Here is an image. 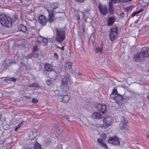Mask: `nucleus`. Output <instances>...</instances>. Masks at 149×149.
Segmentation results:
<instances>
[{"mask_svg": "<svg viewBox=\"0 0 149 149\" xmlns=\"http://www.w3.org/2000/svg\"><path fill=\"white\" fill-rule=\"evenodd\" d=\"M61 79V86L62 88V92L63 94L62 95H58V98L60 102L67 103L70 98V96L67 94L70 89L68 84V82L70 80V77L68 75H63L62 76Z\"/></svg>", "mask_w": 149, "mask_h": 149, "instance_id": "f257e3e1", "label": "nucleus"}, {"mask_svg": "<svg viewBox=\"0 0 149 149\" xmlns=\"http://www.w3.org/2000/svg\"><path fill=\"white\" fill-rule=\"evenodd\" d=\"M0 23L4 26L10 27L12 25V19L11 17L3 13L0 15Z\"/></svg>", "mask_w": 149, "mask_h": 149, "instance_id": "f03ea898", "label": "nucleus"}, {"mask_svg": "<svg viewBox=\"0 0 149 149\" xmlns=\"http://www.w3.org/2000/svg\"><path fill=\"white\" fill-rule=\"evenodd\" d=\"M118 30L117 26L114 25H113L109 33L111 40L113 41L115 40L118 37Z\"/></svg>", "mask_w": 149, "mask_h": 149, "instance_id": "7ed1b4c3", "label": "nucleus"}, {"mask_svg": "<svg viewBox=\"0 0 149 149\" xmlns=\"http://www.w3.org/2000/svg\"><path fill=\"white\" fill-rule=\"evenodd\" d=\"M55 40L58 42L63 41L65 38V32L61 29H56V30Z\"/></svg>", "mask_w": 149, "mask_h": 149, "instance_id": "20e7f679", "label": "nucleus"}, {"mask_svg": "<svg viewBox=\"0 0 149 149\" xmlns=\"http://www.w3.org/2000/svg\"><path fill=\"white\" fill-rule=\"evenodd\" d=\"M48 13V17L47 21L49 23H52L54 22L56 19V17H55V13L53 10H49L48 8H46Z\"/></svg>", "mask_w": 149, "mask_h": 149, "instance_id": "39448f33", "label": "nucleus"}, {"mask_svg": "<svg viewBox=\"0 0 149 149\" xmlns=\"http://www.w3.org/2000/svg\"><path fill=\"white\" fill-rule=\"evenodd\" d=\"M128 120L125 116H123L121 119V123L119 124L120 128L121 130H126L127 129V123Z\"/></svg>", "mask_w": 149, "mask_h": 149, "instance_id": "423d86ee", "label": "nucleus"}, {"mask_svg": "<svg viewBox=\"0 0 149 149\" xmlns=\"http://www.w3.org/2000/svg\"><path fill=\"white\" fill-rule=\"evenodd\" d=\"M108 142L109 143L114 145H119L120 144V140L118 137L116 136L113 137H109Z\"/></svg>", "mask_w": 149, "mask_h": 149, "instance_id": "0eeeda50", "label": "nucleus"}, {"mask_svg": "<svg viewBox=\"0 0 149 149\" xmlns=\"http://www.w3.org/2000/svg\"><path fill=\"white\" fill-rule=\"evenodd\" d=\"M112 119L111 117L107 116L103 120L105 128H107L111 126L112 124Z\"/></svg>", "mask_w": 149, "mask_h": 149, "instance_id": "6e6552de", "label": "nucleus"}, {"mask_svg": "<svg viewBox=\"0 0 149 149\" xmlns=\"http://www.w3.org/2000/svg\"><path fill=\"white\" fill-rule=\"evenodd\" d=\"M98 8L101 14L103 15H106L107 14V8L105 5L100 4L98 6Z\"/></svg>", "mask_w": 149, "mask_h": 149, "instance_id": "1a4fd4ad", "label": "nucleus"}, {"mask_svg": "<svg viewBox=\"0 0 149 149\" xmlns=\"http://www.w3.org/2000/svg\"><path fill=\"white\" fill-rule=\"evenodd\" d=\"M143 57H147L149 56V48L144 47L141 49L140 52Z\"/></svg>", "mask_w": 149, "mask_h": 149, "instance_id": "9d476101", "label": "nucleus"}, {"mask_svg": "<svg viewBox=\"0 0 149 149\" xmlns=\"http://www.w3.org/2000/svg\"><path fill=\"white\" fill-rule=\"evenodd\" d=\"M96 108L97 110L103 113H106L107 111V107L105 104H99L97 105Z\"/></svg>", "mask_w": 149, "mask_h": 149, "instance_id": "9b49d317", "label": "nucleus"}, {"mask_svg": "<svg viewBox=\"0 0 149 149\" xmlns=\"http://www.w3.org/2000/svg\"><path fill=\"white\" fill-rule=\"evenodd\" d=\"M38 21L40 24L43 26L45 25L47 21L46 17L44 15H40L38 17Z\"/></svg>", "mask_w": 149, "mask_h": 149, "instance_id": "f8f14e48", "label": "nucleus"}, {"mask_svg": "<svg viewBox=\"0 0 149 149\" xmlns=\"http://www.w3.org/2000/svg\"><path fill=\"white\" fill-rule=\"evenodd\" d=\"M37 41L40 44L42 43L44 45H46L48 40L46 38H43L41 36H39L37 38Z\"/></svg>", "mask_w": 149, "mask_h": 149, "instance_id": "ddd939ff", "label": "nucleus"}, {"mask_svg": "<svg viewBox=\"0 0 149 149\" xmlns=\"http://www.w3.org/2000/svg\"><path fill=\"white\" fill-rule=\"evenodd\" d=\"M143 58L140 52L137 53L134 56V60L136 61L140 62Z\"/></svg>", "mask_w": 149, "mask_h": 149, "instance_id": "4468645a", "label": "nucleus"}, {"mask_svg": "<svg viewBox=\"0 0 149 149\" xmlns=\"http://www.w3.org/2000/svg\"><path fill=\"white\" fill-rule=\"evenodd\" d=\"M116 17L113 16H111L108 17L107 19V24L109 26H111L115 22Z\"/></svg>", "mask_w": 149, "mask_h": 149, "instance_id": "2eb2a0df", "label": "nucleus"}, {"mask_svg": "<svg viewBox=\"0 0 149 149\" xmlns=\"http://www.w3.org/2000/svg\"><path fill=\"white\" fill-rule=\"evenodd\" d=\"M44 67L45 70L48 72H51L53 71V67L49 64L48 63H45Z\"/></svg>", "mask_w": 149, "mask_h": 149, "instance_id": "dca6fc26", "label": "nucleus"}, {"mask_svg": "<svg viewBox=\"0 0 149 149\" xmlns=\"http://www.w3.org/2000/svg\"><path fill=\"white\" fill-rule=\"evenodd\" d=\"M103 44L101 42L100 44V47L98 46H97L95 49V51L96 53H102V52L103 50Z\"/></svg>", "mask_w": 149, "mask_h": 149, "instance_id": "f3484780", "label": "nucleus"}, {"mask_svg": "<svg viewBox=\"0 0 149 149\" xmlns=\"http://www.w3.org/2000/svg\"><path fill=\"white\" fill-rule=\"evenodd\" d=\"M108 11L109 13L110 14H113L114 12V8L113 7V5L112 2H109V7L108 8Z\"/></svg>", "mask_w": 149, "mask_h": 149, "instance_id": "a211bd4d", "label": "nucleus"}, {"mask_svg": "<svg viewBox=\"0 0 149 149\" xmlns=\"http://www.w3.org/2000/svg\"><path fill=\"white\" fill-rule=\"evenodd\" d=\"M27 30V28L26 26L23 24H21L18 27V31H21L23 32H26Z\"/></svg>", "mask_w": 149, "mask_h": 149, "instance_id": "6ab92c4d", "label": "nucleus"}, {"mask_svg": "<svg viewBox=\"0 0 149 149\" xmlns=\"http://www.w3.org/2000/svg\"><path fill=\"white\" fill-rule=\"evenodd\" d=\"M92 117L95 118H101L102 116L101 113L99 112H95L92 115Z\"/></svg>", "mask_w": 149, "mask_h": 149, "instance_id": "aec40b11", "label": "nucleus"}, {"mask_svg": "<svg viewBox=\"0 0 149 149\" xmlns=\"http://www.w3.org/2000/svg\"><path fill=\"white\" fill-rule=\"evenodd\" d=\"M123 99V96L119 94H116L114 100L116 102L121 101Z\"/></svg>", "mask_w": 149, "mask_h": 149, "instance_id": "412c9836", "label": "nucleus"}, {"mask_svg": "<svg viewBox=\"0 0 149 149\" xmlns=\"http://www.w3.org/2000/svg\"><path fill=\"white\" fill-rule=\"evenodd\" d=\"M97 142L101 145H102L104 147L107 148V146L106 144L105 143V141L104 140H102L101 139H97Z\"/></svg>", "mask_w": 149, "mask_h": 149, "instance_id": "4be33fe9", "label": "nucleus"}, {"mask_svg": "<svg viewBox=\"0 0 149 149\" xmlns=\"http://www.w3.org/2000/svg\"><path fill=\"white\" fill-rule=\"evenodd\" d=\"M28 87H32L34 88L39 87L40 86L39 85V84L38 83H33L31 84H30L28 85Z\"/></svg>", "mask_w": 149, "mask_h": 149, "instance_id": "5701e85b", "label": "nucleus"}, {"mask_svg": "<svg viewBox=\"0 0 149 149\" xmlns=\"http://www.w3.org/2000/svg\"><path fill=\"white\" fill-rule=\"evenodd\" d=\"M57 3H52L50 5V7L53 10L54 9H56L57 8Z\"/></svg>", "mask_w": 149, "mask_h": 149, "instance_id": "b1692460", "label": "nucleus"}, {"mask_svg": "<svg viewBox=\"0 0 149 149\" xmlns=\"http://www.w3.org/2000/svg\"><path fill=\"white\" fill-rule=\"evenodd\" d=\"M13 21L14 23H16L18 21V15H14L13 17Z\"/></svg>", "mask_w": 149, "mask_h": 149, "instance_id": "393cba45", "label": "nucleus"}, {"mask_svg": "<svg viewBox=\"0 0 149 149\" xmlns=\"http://www.w3.org/2000/svg\"><path fill=\"white\" fill-rule=\"evenodd\" d=\"M72 63L71 62H69L66 64V68L67 69H68L70 68L72 66Z\"/></svg>", "mask_w": 149, "mask_h": 149, "instance_id": "a878e982", "label": "nucleus"}, {"mask_svg": "<svg viewBox=\"0 0 149 149\" xmlns=\"http://www.w3.org/2000/svg\"><path fill=\"white\" fill-rule=\"evenodd\" d=\"M24 120H22L21 123H19L17 127H16L15 130L16 131H17L18 129L20 127L21 125L23 124L24 123Z\"/></svg>", "mask_w": 149, "mask_h": 149, "instance_id": "bb28decb", "label": "nucleus"}, {"mask_svg": "<svg viewBox=\"0 0 149 149\" xmlns=\"http://www.w3.org/2000/svg\"><path fill=\"white\" fill-rule=\"evenodd\" d=\"M142 9H141L139 11L135 12H134L131 15V16L132 17H134V16L136 15V14H138V13H140L142 11Z\"/></svg>", "mask_w": 149, "mask_h": 149, "instance_id": "cd10ccee", "label": "nucleus"}, {"mask_svg": "<svg viewBox=\"0 0 149 149\" xmlns=\"http://www.w3.org/2000/svg\"><path fill=\"white\" fill-rule=\"evenodd\" d=\"M34 148L35 149H41V146L39 143L36 144L34 146Z\"/></svg>", "mask_w": 149, "mask_h": 149, "instance_id": "c85d7f7f", "label": "nucleus"}, {"mask_svg": "<svg viewBox=\"0 0 149 149\" xmlns=\"http://www.w3.org/2000/svg\"><path fill=\"white\" fill-rule=\"evenodd\" d=\"M33 56L35 57H38L39 54L37 53V51H33Z\"/></svg>", "mask_w": 149, "mask_h": 149, "instance_id": "c756f323", "label": "nucleus"}, {"mask_svg": "<svg viewBox=\"0 0 149 149\" xmlns=\"http://www.w3.org/2000/svg\"><path fill=\"white\" fill-rule=\"evenodd\" d=\"M90 11L89 9H87L86 10H85L82 12V14L83 15H85L86 14H88L89 13V12Z\"/></svg>", "mask_w": 149, "mask_h": 149, "instance_id": "7c9ffc66", "label": "nucleus"}, {"mask_svg": "<svg viewBox=\"0 0 149 149\" xmlns=\"http://www.w3.org/2000/svg\"><path fill=\"white\" fill-rule=\"evenodd\" d=\"M33 51H39V49H38V45H34L33 49Z\"/></svg>", "mask_w": 149, "mask_h": 149, "instance_id": "2f4dec72", "label": "nucleus"}, {"mask_svg": "<svg viewBox=\"0 0 149 149\" xmlns=\"http://www.w3.org/2000/svg\"><path fill=\"white\" fill-rule=\"evenodd\" d=\"M121 1V0H110L109 1L112 2V3H118Z\"/></svg>", "mask_w": 149, "mask_h": 149, "instance_id": "473e14b6", "label": "nucleus"}, {"mask_svg": "<svg viewBox=\"0 0 149 149\" xmlns=\"http://www.w3.org/2000/svg\"><path fill=\"white\" fill-rule=\"evenodd\" d=\"M46 83L47 85H50L52 84V80H47Z\"/></svg>", "mask_w": 149, "mask_h": 149, "instance_id": "72a5a7b5", "label": "nucleus"}, {"mask_svg": "<svg viewBox=\"0 0 149 149\" xmlns=\"http://www.w3.org/2000/svg\"><path fill=\"white\" fill-rule=\"evenodd\" d=\"M33 56V54L31 53L28 54L27 56L25 57V58L28 60L29 59L31 58V57Z\"/></svg>", "mask_w": 149, "mask_h": 149, "instance_id": "f704fd0d", "label": "nucleus"}, {"mask_svg": "<svg viewBox=\"0 0 149 149\" xmlns=\"http://www.w3.org/2000/svg\"><path fill=\"white\" fill-rule=\"evenodd\" d=\"M116 94H114L113 93H112L110 95V97L113 99L114 100L116 96Z\"/></svg>", "mask_w": 149, "mask_h": 149, "instance_id": "c9c22d12", "label": "nucleus"}, {"mask_svg": "<svg viewBox=\"0 0 149 149\" xmlns=\"http://www.w3.org/2000/svg\"><path fill=\"white\" fill-rule=\"evenodd\" d=\"M32 102L34 103H36L38 102V100L37 99L33 98L32 99Z\"/></svg>", "mask_w": 149, "mask_h": 149, "instance_id": "e433bc0d", "label": "nucleus"}, {"mask_svg": "<svg viewBox=\"0 0 149 149\" xmlns=\"http://www.w3.org/2000/svg\"><path fill=\"white\" fill-rule=\"evenodd\" d=\"M16 79L15 78L13 77H12L11 78H10V81H13L14 82H15L16 81Z\"/></svg>", "mask_w": 149, "mask_h": 149, "instance_id": "4c0bfd02", "label": "nucleus"}, {"mask_svg": "<svg viewBox=\"0 0 149 149\" xmlns=\"http://www.w3.org/2000/svg\"><path fill=\"white\" fill-rule=\"evenodd\" d=\"M117 92H117V89L116 88H114V89H113L112 93H113L114 94H118V93H117Z\"/></svg>", "mask_w": 149, "mask_h": 149, "instance_id": "58836bf2", "label": "nucleus"}, {"mask_svg": "<svg viewBox=\"0 0 149 149\" xmlns=\"http://www.w3.org/2000/svg\"><path fill=\"white\" fill-rule=\"evenodd\" d=\"M120 18H123L125 16V14L123 12H122L120 15Z\"/></svg>", "mask_w": 149, "mask_h": 149, "instance_id": "ea45409f", "label": "nucleus"}, {"mask_svg": "<svg viewBox=\"0 0 149 149\" xmlns=\"http://www.w3.org/2000/svg\"><path fill=\"white\" fill-rule=\"evenodd\" d=\"M53 71L55 72V74H56V76L58 77L60 75V73L58 71H55L54 70Z\"/></svg>", "mask_w": 149, "mask_h": 149, "instance_id": "a19ab883", "label": "nucleus"}, {"mask_svg": "<svg viewBox=\"0 0 149 149\" xmlns=\"http://www.w3.org/2000/svg\"><path fill=\"white\" fill-rule=\"evenodd\" d=\"M132 0H123L122 1L124 3H127L128 2L131 1Z\"/></svg>", "mask_w": 149, "mask_h": 149, "instance_id": "79ce46f5", "label": "nucleus"}, {"mask_svg": "<svg viewBox=\"0 0 149 149\" xmlns=\"http://www.w3.org/2000/svg\"><path fill=\"white\" fill-rule=\"evenodd\" d=\"M54 57L56 59H58V56L57 55V54L55 52L54 54Z\"/></svg>", "mask_w": 149, "mask_h": 149, "instance_id": "37998d69", "label": "nucleus"}, {"mask_svg": "<svg viewBox=\"0 0 149 149\" xmlns=\"http://www.w3.org/2000/svg\"><path fill=\"white\" fill-rule=\"evenodd\" d=\"M57 48L60 49H61L63 51L64 50V47H59L58 46L57 47Z\"/></svg>", "mask_w": 149, "mask_h": 149, "instance_id": "c03bdc74", "label": "nucleus"}, {"mask_svg": "<svg viewBox=\"0 0 149 149\" xmlns=\"http://www.w3.org/2000/svg\"><path fill=\"white\" fill-rule=\"evenodd\" d=\"M10 78L6 77L5 78V80L10 81Z\"/></svg>", "mask_w": 149, "mask_h": 149, "instance_id": "a18cd8bd", "label": "nucleus"}, {"mask_svg": "<svg viewBox=\"0 0 149 149\" xmlns=\"http://www.w3.org/2000/svg\"><path fill=\"white\" fill-rule=\"evenodd\" d=\"M146 136L147 137V138L149 137V131H148L146 133Z\"/></svg>", "mask_w": 149, "mask_h": 149, "instance_id": "49530a36", "label": "nucleus"}, {"mask_svg": "<svg viewBox=\"0 0 149 149\" xmlns=\"http://www.w3.org/2000/svg\"><path fill=\"white\" fill-rule=\"evenodd\" d=\"M131 8V7L130 6H129L127 8V10H129L130 9V8Z\"/></svg>", "mask_w": 149, "mask_h": 149, "instance_id": "de8ad7c7", "label": "nucleus"}, {"mask_svg": "<svg viewBox=\"0 0 149 149\" xmlns=\"http://www.w3.org/2000/svg\"><path fill=\"white\" fill-rule=\"evenodd\" d=\"M20 1V2L22 3V0H19Z\"/></svg>", "mask_w": 149, "mask_h": 149, "instance_id": "09e8293b", "label": "nucleus"}, {"mask_svg": "<svg viewBox=\"0 0 149 149\" xmlns=\"http://www.w3.org/2000/svg\"><path fill=\"white\" fill-rule=\"evenodd\" d=\"M79 19V17L78 18V17L77 18V20H78V19Z\"/></svg>", "mask_w": 149, "mask_h": 149, "instance_id": "8fccbe9b", "label": "nucleus"}, {"mask_svg": "<svg viewBox=\"0 0 149 149\" xmlns=\"http://www.w3.org/2000/svg\"><path fill=\"white\" fill-rule=\"evenodd\" d=\"M1 118V115H0V119Z\"/></svg>", "mask_w": 149, "mask_h": 149, "instance_id": "3c124183", "label": "nucleus"}, {"mask_svg": "<svg viewBox=\"0 0 149 149\" xmlns=\"http://www.w3.org/2000/svg\"><path fill=\"white\" fill-rule=\"evenodd\" d=\"M6 61H5V63H6Z\"/></svg>", "mask_w": 149, "mask_h": 149, "instance_id": "603ef678", "label": "nucleus"}, {"mask_svg": "<svg viewBox=\"0 0 149 149\" xmlns=\"http://www.w3.org/2000/svg\"><path fill=\"white\" fill-rule=\"evenodd\" d=\"M147 98H148V97H147Z\"/></svg>", "mask_w": 149, "mask_h": 149, "instance_id": "864d4df0", "label": "nucleus"}]
</instances>
